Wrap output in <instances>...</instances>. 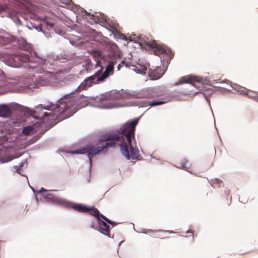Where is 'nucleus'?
<instances>
[{"mask_svg":"<svg viewBox=\"0 0 258 258\" xmlns=\"http://www.w3.org/2000/svg\"><path fill=\"white\" fill-rule=\"evenodd\" d=\"M139 119L126 122L118 130V134L109 133L101 136L96 143L87 145L84 148L75 150L73 154H87L90 158L94 155L105 154L109 147H115L118 142L122 154L128 159H136L138 157V150L136 147L135 140V128Z\"/></svg>","mask_w":258,"mask_h":258,"instance_id":"f257e3e1","label":"nucleus"},{"mask_svg":"<svg viewBox=\"0 0 258 258\" xmlns=\"http://www.w3.org/2000/svg\"><path fill=\"white\" fill-rule=\"evenodd\" d=\"M65 95L60 98L56 104L50 103L48 105H39L37 111L30 110V115L33 117L42 119L46 117L50 120L62 119L73 115L79 108L77 106V101L74 98Z\"/></svg>","mask_w":258,"mask_h":258,"instance_id":"f03ea898","label":"nucleus"},{"mask_svg":"<svg viewBox=\"0 0 258 258\" xmlns=\"http://www.w3.org/2000/svg\"><path fill=\"white\" fill-rule=\"evenodd\" d=\"M113 54H108L107 55L102 56L101 53L99 51H94L93 55L97 57L96 65H99L101 69L96 72L98 77L101 82H103L109 76L113 73V67L119 59L120 55L118 48L116 45L113 46Z\"/></svg>","mask_w":258,"mask_h":258,"instance_id":"7ed1b4c3","label":"nucleus"},{"mask_svg":"<svg viewBox=\"0 0 258 258\" xmlns=\"http://www.w3.org/2000/svg\"><path fill=\"white\" fill-rule=\"evenodd\" d=\"M100 83H101V81L99 79L97 74L95 73L94 75L86 78L78 87L77 90L79 92L85 90L91 87L93 84Z\"/></svg>","mask_w":258,"mask_h":258,"instance_id":"20e7f679","label":"nucleus"},{"mask_svg":"<svg viewBox=\"0 0 258 258\" xmlns=\"http://www.w3.org/2000/svg\"><path fill=\"white\" fill-rule=\"evenodd\" d=\"M201 81L202 79L196 76H185L180 78L178 82L175 83L174 85H179L185 83H188L198 88L199 87L198 86L197 83L200 84Z\"/></svg>","mask_w":258,"mask_h":258,"instance_id":"39448f33","label":"nucleus"},{"mask_svg":"<svg viewBox=\"0 0 258 258\" xmlns=\"http://www.w3.org/2000/svg\"><path fill=\"white\" fill-rule=\"evenodd\" d=\"M145 44L152 48L157 55L167 53V51H169L167 48L163 45L158 44L155 40L146 41Z\"/></svg>","mask_w":258,"mask_h":258,"instance_id":"423d86ee","label":"nucleus"},{"mask_svg":"<svg viewBox=\"0 0 258 258\" xmlns=\"http://www.w3.org/2000/svg\"><path fill=\"white\" fill-rule=\"evenodd\" d=\"M165 71L160 68L157 67L155 69H150L148 72L149 76L152 80H158L164 74Z\"/></svg>","mask_w":258,"mask_h":258,"instance_id":"0eeeda50","label":"nucleus"},{"mask_svg":"<svg viewBox=\"0 0 258 258\" xmlns=\"http://www.w3.org/2000/svg\"><path fill=\"white\" fill-rule=\"evenodd\" d=\"M97 222L98 224V230L103 234L110 237L109 226L100 218H98Z\"/></svg>","mask_w":258,"mask_h":258,"instance_id":"6e6552de","label":"nucleus"},{"mask_svg":"<svg viewBox=\"0 0 258 258\" xmlns=\"http://www.w3.org/2000/svg\"><path fill=\"white\" fill-rule=\"evenodd\" d=\"M181 167L182 169L184 170L191 173L192 174H194L197 176H201L199 173V172H197V170L195 169H194L193 168H191L190 166V164L189 163V162L186 160L184 159L183 160L181 163H180Z\"/></svg>","mask_w":258,"mask_h":258,"instance_id":"1a4fd4ad","label":"nucleus"},{"mask_svg":"<svg viewBox=\"0 0 258 258\" xmlns=\"http://www.w3.org/2000/svg\"><path fill=\"white\" fill-rule=\"evenodd\" d=\"M88 212H89V214L91 215L92 216H93L95 217L97 219V220H98V218H102L106 222L112 224V221L107 218L106 217H105L104 215H103L101 214H100L99 211L98 210L95 208H89V210Z\"/></svg>","mask_w":258,"mask_h":258,"instance_id":"9d476101","label":"nucleus"},{"mask_svg":"<svg viewBox=\"0 0 258 258\" xmlns=\"http://www.w3.org/2000/svg\"><path fill=\"white\" fill-rule=\"evenodd\" d=\"M70 208H72L74 210L80 213H86L89 210V208L87 206L80 204L71 202Z\"/></svg>","mask_w":258,"mask_h":258,"instance_id":"9b49d317","label":"nucleus"},{"mask_svg":"<svg viewBox=\"0 0 258 258\" xmlns=\"http://www.w3.org/2000/svg\"><path fill=\"white\" fill-rule=\"evenodd\" d=\"M11 112L9 107L6 105H0V115L8 117L11 115Z\"/></svg>","mask_w":258,"mask_h":258,"instance_id":"f8f14e48","label":"nucleus"},{"mask_svg":"<svg viewBox=\"0 0 258 258\" xmlns=\"http://www.w3.org/2000/svg\"><path fill=\"white\" fill-rule=\"evenodd\" d=\"M108 100H115L120 98V94L117 91H111L105 95Z\"/></svg>","mask_w":258,"mask_h":258,"instance_id":"ddd939ff","label":"nucleus"},{"mask_svg":"<svg viewBox=\"0 0 258 258\" xmlns=\"http://www.w3.org/2000/svg\"><path fill=\"white\" fill-rule=\"evenodd\" d=\"M148 232L152 233L154 234V237L160 238V239H164L167 238L168 237H162L161 235L159 234V232H164V233H174L173 231L170 230H158V231H153L152 230H148Z\"/></svg>","mask_w":258,"mask_h":258,"instance_id":"4468645a","label":"nucleus"},{"mask_svg":"<svg viewBox=\"0 0 258 258\" xmlns=\"http://www.w3.org/2000/svg\"><path fill=\"white\" fill-rule=\"evenodd\" d=\"M164 103V102L161 101H152L151 102H143L142 106L146 107L148 106H154L156 105H162Z\"/></svg>","mask_w":258,"mask_h":258,"instance_id":"2eb2a0df","label":"nucleus"},{"mask_svg":"<svg viewBox=\"0 0 258 258\" xmlns=\"http://www.w3.org/2000/svg\"><path fill=\"white\" fill-rule=\"evenodd\" d=\"M57 203L64 207L70 208L71 202L68 201L63 199H57Z\"/></svg>","mask_w":258,"mask_h":258,"instance_id":"dca6fc26","label":"nucleus"},{"mask_svg":"<svg viewBox=\"0 0 258 258\" xmlns=\"http://www.w3.org/2000/svg\"><path fill=\"white\" fill-rule=\"evenodd\" d=\"M33 130V127L28 126L26 127H25L22 133L25 135H28L30 134V132H31Z\"/></svg>","mask_w":258,"mask_h":258,"instance_id":"f3484780","label":"nucleus"},{"mask_svg":"<svg viewBox=\"0 0 258 258\" xmlns=\"http://www.w3.org/2000/svg\"><path fill=\"white\" fill-rule=\"evenodd\" d=\"M155 97L154 95H153L152 94H150L148 93V91H144V93L143 94L142 96H140L141 98H152Z\"/></svg>","mask_w":258,"mask_h":258,"instance_id":"a211bd4d","label":"nucleus"},{"mask_svg":"<svg viewBox=\"0 0 258 258\" xmlns=\"http://www.w3.org/2000/svg\"><path fill=\"white\" fill-rule=\"evenodd\" d=\"M212 183L214 186H216L215 184L220 185L222 183V181L218 178H215L214 179L211 180Z\"/></svg>","mask_w":258,"mask_h":258,"instance_id":"6ab92c4d","label":"nucleus"},{"mask_svg":"<svg viewBox=\"0 0 258 258\" xmlns=\"http://www.w3.org/2000/svg\"><path fill=\"white\" fill-rule=\"evenodd\" d=\"M248 94L251 97H255L256 96V100L258 102V93L249 91Z\"/></svg>","mask_w":258,"mask_h":258,"instance_id":"aec40b11","label":"nucleus"},{"mask_svg":"<svg viewBox=\"0 0 258 258\" xmlns=\"http://www.w3.org/2000/svg\"><path fill=\"white\" fill-rule=\"evenodd\" d=\"M20 60L24 62H27L29 61V56L28 55L24 54L23 56H21Z\"/></svg>","mask_w":258,"mask_h":258,"instance_id":"412c9836","label":"nucleus"},{"mask_svg":"<svg viewBox=\"0 0 258 258\" xmlns=\"http://www.w3.org/2000/svg\"><path fill=\"white\" fill-rule=\"evenodd\" d=\"M138 73L145 74L147 71V68L146 67H142L141 70H137Z\"/></svg>","mask_w":258,"mask_h":258,"instance_id":"4be33fe9","label":"nucleus"},{"mask_svg":"<svg viewBox=\"0 0 258 258\" xmlns=\"http://www.w3.org/2000/svg\"><path fill=\"white\" fill-rule=\"evenodd\" d=\"M115 107V106L114 104H112L110 102H109L108 103H107V104L105 107L107 108H112V107Z\"/></svg>","mask_w":258,"mask_h":258,"instance_id":"5701e85b","label":"nucleus"},{"mask_svg":"<svg viewBox=\"0 0 258 258\" xmlns=\"http://www.w3.org/2000/svg\"><path fill=\"white\" fill-rule=\"evenodd\" d=\"M120 63H121V64L122 65V67L125 66V67H127V66H128L127 63L125 61H123V60H122Z\"/></svg>","mask_w":258,"mask_h":258,"instance_id":"b1692460","label":"nucleus"},{"mask_svg":"<svg viewBox=\"0 0 258 258\" xmlns=\"http://www.w3.org/2000/svg\"><path fill=\"white\" fill-rule=\"evenodd\" d=\"M122 67V65L121 64V63H119L118 66H117V70L119 71L120 70V68Z\"/></svg>","mask_w":258,"mask_h":258,"instance_id":"393cba45","label":"nucleus"},{"mask_svg":"<svg viewBox=\"0 0 258 258\" xmlns=\"http://www.w3.org/2000/svg\"><path fill=\"white\" fill-rule=\"evenodd\" d=\"M14 168H15V169L16 168V170H17V172H18V173H19V170H20V168H19V167H14Z\"/></svg>","mask_w":258,"mask_h":258,"instance_id":"a878e982","label":"nucleus"},{"mask_svg":"<svg viewBox=\"0 0 258 258\" xmlns=\"http://www.w3.org/2000/svg\"><path fill=\"white\" fill-rule=\"evenodd\" d=\"M91 227L92 228H94L95 227V226H94V223H92L91 225Z\"/></svg>","mask_w":258,"mask_h":258,"instance_id":"bb28decb","label":"nucleus"},{"mask_svg":"<svg viewBox=\"0 0 258 258\" xmlns=\"http://www.w3.org/2000/svg\"><path fill=\"white\" fill-rule=\"evenodd\" d=\"M42 190H44V191H45V190L43 188H41V190L40 191V192L41 191H42Z\"/></svg>","mask_w":258,"mask_h":258,"instance_id":"cd10ccee","label":"nucleus"}]
</instances>
